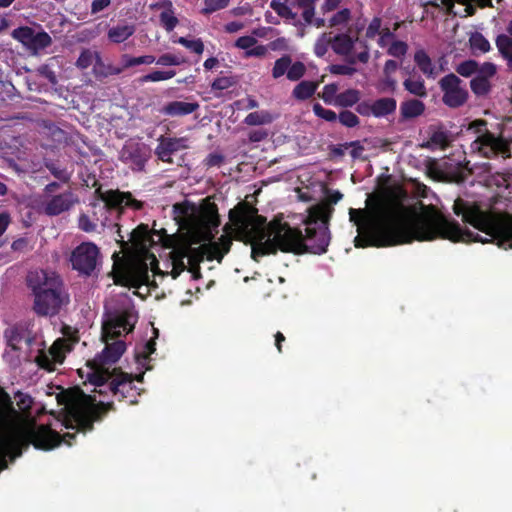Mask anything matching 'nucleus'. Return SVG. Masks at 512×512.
Here are the masks:
<instances>
[{
  "label": "nucleus",
  "mask_w": 512,
  "mask_h": 512,
  "mask_svg": "<svg viewBox=\"0 0 512 512\" xmlns=\"http://www.w3.org/2000/svg\"><path fill=\"white\" fill-rule=\"evenodd\" d=\"M72 349V345L65 338H58L49 348L48 352L40 349L35 357L37 365L49 372L55 370L56 364H62L65 360L66 352Z\"/></svg>",
  "instance_id": "16"
},
{
  "label": "nucleus",
  "mask_w": 512,
  "mask_h": 512,
  "mask_svg": "<svg viewBox=\"0 0 512 512\" xmlns=\"http://www.w3.org/2000/svg\"><path fill=\"white\" fill-rule=\"evenodd\" d=\"M365 203V208H350L353 224H459L457 221H418L420 212L416 207L391 204L380 195H369Z\"/></svg>",
  "instance_id": "5"
},
{
  "label": "nucleus",
  "mask_w": 512,
  "mask_h": 512,
  "mask_svg": "<svg viewBox=\"0 0 512 512\" xmlns=\"http://www.w3.org/2000/svg\"><path fill=\"white\" fill-rule=\"evenodd\" d=\"M93 362V371L88 375V381L95 386H103L110 379L107 371H102L101 368Z\"/></svg>",
  "instance_id": "41"
},
{
  "label": "nucleus",
  "mask_w": 512,
  "mask_h": 512,
  "mask_svg": "<svg viewBox=\"0 0 512 512\" xmlns=\"http://www.w3.org/2000/svg\"><path fill=\"white\" fill-rule=\"evenodd\" d=\"M177 243L174 252L179 259H188L192 267H199L204 260L222 263L230 252L233 240L251 247L250 257L259 262L261 258L276 255V248L265 229L284 226H223V234L216 237L219 226H177Z\"/></svg>",
  "instance_id": "2"
},
{
  "label": "nucleus",
  "mask_w": 512,
  "mask_h": 512,
  "mask_svg": "<svg viewBox=\"0 0 512 512\" xmlns=\"http://www.w3.org/2000/svg\"><path fill=\"white\" fill-rule=\"evenodd\" d=\"M119 239L121 248L126 250L130 244L135 249L141 251L140 257L132 262H126L119 257L118 252L113 253V269L111 272L113 281L116 285L124 287L139 288L142 285H148L150 281L149 271L154 274H160L159 263L156 256L147 249V243L150 241L149 232L154 230L155 226H136L129 234L128 241L121 235L122 226H114Z\"/></svg>",
  "instance_id": "4"
},
{
  "label": "nucleus",
  "mask_w": 512,
  "mask_h": 512,
  "mask_svg": "<svg viewBox=\"0 0 512 512\" xmlns=\"http://www.w3.org/2000/svg\"><path fill=\"white\" fill-rule=\"evenodd\" d=\"M177 43L183 45L185 48L189 49L190 51H192L198 55L202 54L204 51V44L200 38L194 39V40H189L185 37H180L177 40Z\"/></svg>",
  "instance_id": "56"
},
{
  "label": "nucleus",
  "mask_w": 512,
  "mask_h": 512,
  "mask_svg": "<svg viewBox=\"0 0 512 512\" xmlns=\"http://www.w3.org/2000/svg\"><path fill=\"white\" fill-rule=\"evenodd\" d=\"M414 62L420 71L428 78L434 79L437 75L435 65L425 50H417L414 54Z\"/></svg>",
  "instance_id": "28"
},
{
  "label": "nucleus",
  "mask_w": 512,
  "mask_h": 512,
  "mask_svg": "<svg viewBox=\"0 0 512 512\" xmlns=\"http://www.w3.org/2000/svg\"><path fill=\"white\" fill-rule=\"evenodd\" d=\"M14 412L10 395L0 386V420L8 419Z\"/></svg>",
  "instance_id": "37"
},
{
  "label": "nucleus",
  "mask_w": 512,
  "mask_h": 512,
  "mask_svg": "<svg viewBox=\"0 0 512 512\" xmlns=\"http://www.w3.org/2000/svg\"><path fill=\"white\" fill-rule=\"evenodd\" d=\"M109 389L119 401L129 399V403H136V388L133 384V378L127 373H120L109 382Z\"/></svg>",
  "instance_id": "23"
},
{
  "label": "nucleus",
  "mask_w": 512,
  "mask_h": 512,
  "mask_svg": "<svg viewBox=\"0 0 512 512\" xmlns=\"http://www.w3.org/2000/svg\"><path fill=\"white\" fill-rule=\"evenodd\" d=\"M122 66L119 68H123V71L137 65H150L155 62V56L153 55H142L138 57L131 56L129 54H123L121 56Z\"/></svg>",
  "instance_id": "36"
},
{
  "label": "nucleus",
  "mask_w": 512,
  "mask_h": 512,
  "mask_svg": "<svg viewBox=\"0 0 512 512\" xmlns=\"http://www.w3.org/2000/svg\"><path fill=\"white\" fill-rule=\"evenodd\" d=\"M156 64L162 66H178L185 63V58L171 53H165L155 59Z\"/></svg>",
  "instance_id": "54"
},
{
  "label": "nucleus",
  "mask_w": 512,
  "mask_h": 512,
  "mask_svg": "<svg viewBox=\"0 0 512 512\" xmlns=\"http://www.w3.org/2000/svg\"><path fill=\"white\" fill-rule=\"evenodd\" d=\"M34 32L35 31L31 27L22 26L12 31V37L23 45L29 47Z\"/></svg>",
  "instance_id": "46"
},
{
  "label": "nucleus",
  "mask_w": 512,
  "mask_h": 512,
  "mask_svg": "<svg viewBox=\"0 0 512 512\" xmlns=\"http://www.w3.org/2000/svg\"><path fill=\"white\" fill-rule=\"evenodd\" d=\"M361 93L357 89H347L336 96L335 105L343 108L352 107L360 101Z\"/></svg>",
  "instance_id": "35"
},
{
  "label": "nucleus",
  "mask_w": 512,
  "mask_h": 512,
  "mask_svg": "<svg viewBox=\"0 0 512 512\" xmlns=\"http://www.w3.org/2000/svg\"><path fill=\"white\" fill-rule=\"evenodd\" d=\"M272 122V117L268 112H251L249 113L245 119L244 123L250 126L263 125Z\"/></svg>",
  "instance_id": "42"
},
{
  "label": "nucleus",
  "mask_w": 512,
  "mask_h": 512,
  "mask_svg": "<svg viewBox=\"0 0 512 512\" xmlns=\"http://www.w3.org/2000/svg\"><path fill=\"white\" fill-rule=\"evenodd\" d=\"M230 0H204V8L201 13L204 15L212 14L218 10L224 9L228 6Z\"/></svg>",
  "instance_id": "55"
},
{
  "label": "nucleus",
  "mask_w": 512,
  "mask_h": 512,
  "mask_svg": "<svg viewBox=\"0 0 512 512\" xmlns=\"http://www.w3.org/2000/svg\"><path fill=\"white\" fill-rule=\"evenodd\" d=\"M480 68L481 64L476 60L468 59L456 65L455 71L460 76L468 78L474 76Z\"/></svg>",
  "instance_id": "38"
},
{
  "label": "nucleus",
  "mask_w": 512,
  "mask_h": 512,
  "mask_svg": "<svg viewBox=\"0 0 512 512\" xmlns=\"http://www.w3.org/2000/svg\"><path fill=\"white\" fill-rule=\"evenodd\" d=\"M408 51V45L401 40H393L387 49V54L395 58H403Z\"/></svg>",
  "instance_id": "52"
},
{
  "label": "nucleus",
  "mask_w": 512,
  "mask_h": 512,
  "mask_svg": "<svg viewBox=\"0 0 512 512\" xmlns=\"http://www.w3.org/2000/svg\"><path fill=\"white\" fill-rule=\"evenodd\" d=\"M403 87L407 92L419 98H425L428 95L425 81L420 75H410L403 81Z\"/></svg>",
  "instance_id": "29"
},
{
  "label": "nucleus",
  "mask_w": 512,
  "mask_h": 512,
  "mask_svg": "<svg viewBox=\"0 0 512 512\" xmlns=\"http://www.w3.org/2000/svg\"><path fill=\"white\" fill-rule=\"evenodd\" d=\"M351 17V11L348 8H344L335 13L329 20L330 27H336L342 24H346Z\"/></svg>",
  "instance_id": "60"
},
{
  "label": "nucleus",
  "mask_w": 512,
  "mask_h": 512,
  "mask_svg": "<svg viewBox=\"0 0 512 512\" xmlns=\"http://www.w3.org/2000/svg\"><path fill=\"white\" fill-rule=\"evenodd\" d=\"M331 45L330 38L327 37L326 33H323L316 41L314 45V53L318 57H323L327 51L328 47Z\"/></svg>",
  "instance_id": "61"
},
{
  "label": "nucleus",
  "mask_w": 512,
  "mask_h": 512,
  "mask_svg": "<svg viewBox=\"0 0 512 512\" xmlns=\"http://www.w3.org/2000/svg\"><path fill=\"white\" fill-rule=\"evenodd\" d=\"M313 112L317 117L328 122H334L338 119L337 114L333 110L324 108L320 103L313 105Z\"/></svg>",
  "instance_id": "57"
},
{
  "label": "nucleus",
  "mask_w": 512,
  "mask_h": 512,
  "mask_svg": "<svg viewBox=\"0 0 512 512\" xmlns=\"http://www.w3.org/2000/svg\"><path fill=\"white\" fill-rule=\"evenodd\" d=\"M120 159L129 164L133 170L142 171L148 160L145 145L140 143L126 144L121 151Z\"/></svg>",
  "instance_id": "22"
},
{
  "label": "nucleus",
  "mask_w": 512,
  "mask_h": 512,
  "mask_svg": "<svg viewBox=\"0 0 512 512\" xmlns=\"http://www.w3.org/2000/svg\"><path fill=\"white\" fill-rule=\"evenodd\" d=\"M175 224H221L217 205L207 197L199 203L184 200L172 207Z\"/></svg>",
  "instance_id": "9"
},
{
  "label": "nucleus",
  "mask_w": 512,
  "mask_h": 512,
  "mask_svg": "<svg viewBox=\"0 0 512 512\" xmlns=\"http://www.w3.org/2000/svg\"><path fill=\"white\" fill-rule=\"evenodd\" d=\"M186 137H166L161 135L158 138V145L155 148L157 158L168 164H173L172 155L179 150L188 148Z\"/></svg>",
  "instance_id": "20"
},
{
  "label": "nucleus",
  "mask_w": 512,
  "mask_h": 512,
  "mask_svg": "<svg viewBox=\"0 0 512 512\" xmlns=\"http://www.w3.org/2000/svg\"><path fill=\"white\" fill-rule=\"evenodd\" d=\"M471 151L485 158L501 156L509 158L510 148L508 142L501 136H495L492 132H485L471 143Z\"/></svg>",
  "instance_id": "14"
},
{
  "label": "nucleus",
  "mask_w": 512,
  "mask_h": 512,
  "mask_svg": "<svg viewBox=\"0 0 512 512\" xmlns=\"http://www.w3.org/2000/svg\"><path fill=\"white\" fill-rule=\"evenodd\" d=\"M355 247H386L413 241L445 239L463 243H494L505 250L512 248V226H356Z\"/></svg>",
  "instance_id": "3"
},
{
  "label": "nucleus",
  "mask_w": 512,
  "mask_h": 512,
  "mask_svg": "<svg viewBox=\"0 0 512 512\" xmlns=\"http://www.w3.org/2000/svg\"><path fill=\"white\" fill-rule=\"evenodd\" d=\"M156 351V342L154 339H151L145 343L143 346V350L136 354V359L138 363H143L149 359V356Z\"/></svg>",
  "instance_id": "62"
},
{
  "label": "nucleus",
  "mask_w": 512,
  "mask_h": 512,
  "mask_svg": "<svg viewBox=\"0 0 512 512\" xmlns=\"http://www.w3.org/2000/svg\"><path fill=\"white\" fill-rule=\"evenodd\" d=\"M3 337L7 347L16 353L15 359H12L9 352H5L3 354V358L7 359L9 362L15 363L20 362V352L22 350L21 344L25 343L30 347L35 341L33 331L29 329L27 325L22 323H16L7 327L4 330Z\"/></svg>",
  "instance_id": "13"
},
{
  "label": "nucleus",
  "mask_w": 512,
  "mask_h": 512,
  "mask_svg": "<svg viewBox=\"0 0 512 512\" xmlns=\"http://www.w3.org/2000/svg\"><path fill=\"white\" fill-rule=\"evenodd\" d=\"M469 47L471 53L475 56L484 54L490 51L491 45L489 41L480 32H473L469 37Z\"/></svg>",
  "instance_id": "32"
},
{
  "label": "nucleus",
  "mask_w": 512,
  "mask_h": 512,
  "mask_svg": "<svg viewBox=\"0 0 512 512\" xmlns=\"http://www.w3.org/2000/svg\"><path fill=\"white\" fill-rule=\"evenodd\" d=\"M51 43H52V39L47 32H45V31H41V32H37V33L34 32L31 43L28 48H30L34 51L43 50V49L47 48L48 46H50Z\"/></svg>",
  "instance_id": "40"
},
{
  "label": "nucleus",
  "mask_w": 512,
  "mask_h": 512,
  "mask_svg": "<svg viewBox=\"0 0 512 512\" xmlns=\"http://www.w3.org/2000/svg\"><path fill=\"white\" fill-rule=\"evenodd\" d=\"M44 165L55 178L61 181H67L69 179L67 171L65 169L60 168L52 160H45Z\"/></svg>",
  "instance_id": "59"
},
{
  "label": "nucleus",
  "mask_w": 512,
  "mask_h": 512,
  "mask_svg": "<svg viewBox=\"0 0 512 512\" xmlns=\"http://www.w3.org/2000/svg\"><path fill=\"white\" fill-rule=\"evenodd\" d=\"M453 212L461 217L463 224H512V222L501 221L498 216L481 204L457 198L453 204Z\"/></svg>",
  "instance_id": "11"
},
{
  "label": "nucleus",
  "mask_w": 512,
  "mask_h": 512,
  "mask_svg": "<svg viewBox=\"0 0 512 512\" xmlns=\"http://www.w3.org/2000/svg\"><path fill=\"white\" fill-rule=\"evenodd\" d=\"M270 7L277 13L278 16L286 20H295L297 14L286 4L278 0H272Z\"/></svg>",
  "instance_id": "44"
},
{
  "label": "nucleus",
  "mask_w": 512,
  "mask_h": 512,
  "mask_svg": "<svg viewBox=\"0 0 512 512\" xmlns=\"http://www.w3.org/2000/svg\"><path fill=\"white\" fill-rule=\"evenodd\" d=\"M338 91V85L335 83L327 84L323 87L322 94L320 97L326 104H334Z\"/></svg>",
  "instance_id": "58"
},
{
  "label": "nucleus",
  "mask_w": 512,
  "mask_h": 512,
  "mask_svg": "<svg viewBox=\"0 0 512 512\" xmlns=\"http://www.w3.org/2000/svg\"><path fill=\"white\" fill-rule=\"evenodd\" d=\"M397 89V81L392 75H383V78L380 80L379 83V90L380 91H389V92H395Z\"/></svg>",
  "instance_id": "64"
},
{
  "label": "nucleus",
  "mask_w": 512,
  "mask_h": 512,
  "mask_svg": "<svg viewBox=\"0 0 512 512\" xmlns=\"http://www.w3.org/2000/svg\"><path fill=\"white\" fill-rule=\"evenodd\" d=\"M93 187L95 189V196L104 202L108 210H115L120 218L126 210H131L138 213L144 210L145 203L134 198L131 192H123L119 189H110L107 191L102 190V186L97 180H94Z\"/></svg>",
  "instance_id": "10"
},
{
  "label": "nucleus",
  "mask_w": 512,
  "mask_h": 512,
  "mask_svg": "<svg viewBox=\"0 0 512 512\" xmlns=\"http://www.w3.org/2000/svg\"><path fill=\"white\" fill-rule=\"evenodd\" d=\"M133 315L122 311L111 315L102 325V341L105 347L93 362L99 366L116 363L126 350V343L118 338L130 333L134 328Z\"/></svg>",
  "instance_id": "8"
},
{
  "label": "nucleus",
  "mask_w": 512,
  "mask_h": 512,
  "mask_svg": "<svg viewBox=\"0 0 512 512\" xmlns=\"http://www.w3.org/2000/svg\"><path fill=\"white\" fill-rule=\"evenodd\" d=\"M292 57L288 54L278 58L272 68V77L278 79L284 75L287 76L289 66L291 64Z\"/></svg>",
  "instance_id": "39"
},
{
  "label": "nucleus",
  "mask_w": 512,
  "mask_h": 512,
  "mask_svg": "<svg viewBox=\"0 0 512 512\" xmlns=\"http://www.w3.org/2000/svg\"><path fill=\"white\" fill-rule=\"evenodd\" d=\"M425 108L424 102L416 98L402 101L399 109L400 120L407 121L417 118L424 114Z\"/></svg>",
  "instance_id": "25"
},
{
  "label": "nucleus",
  "mask_w": 512,
  "mask_h": 512,
  "mask_svg": "<svg viewBox=\"0 0 512 512\" xmlns=\"http://www.w3.org/2000/svg\"><path fill=\"white\" fill-rule=\"evenodd\" d=\"M382 23H383V20L381 17H379V16L373 17L366 28L365 39L366 40L375 39V37L378 36L384 28L382 26Z\"/></svg>",
  "instance_id": "47"
},
{
  "label": "nucleus",
  "mask_w": 512,
  "mask_h": 512,
  "mask_svg": "<svg viewBox=\"0 0 512 512\" xmlns=\"http://www.w3.org/2000/svg\"><path fill=\"white\" fill-rule=\"evenodd\" d=\"M77 202V198L70 191L52 196L39 205V212L47 216H57L69 211Z\"/></svg>",
  "instance_id": "19"
},
{
  "label": "nucleus",
  "mask_w": 512,
  "mask_h": 512,
  "mask_svg": "<svg viewBox=\"0 0 512 512\" xmlns=\"http://www.w3.org/2000/svg\"><path fill=\"white\" fill-rule=\"evenodd\" d=\"M59 405H64L67 413L63 425L67 429L75 430L74 433H65L61 436L48 425H38L19 432H11L0 437V458L3 467H6V457L14 460L20 457L23 450L32 444L36 449L49 451L59 446L62 442L71 446L76 433H87L94 428V422L100 421L103 416L114 410L113 402L95 403V397L85 394L78 387L63 390L56 396Z\"/></svg>",
  "instance_id": "1"
},
{
  "label": "nucleus",
  "mask_w": 512,
  "mask_h": 512,
  "mask_svg": "<svg viewBox=\"0 0 512 512\" xmlns=\"http://www.w3.org/2000/svg\"><path fill=\"white\" fill-rule=\"evenodd\" d=\"M237 79L233 76H221L217 77L211 84L212 91H223L227 90L236 85Z\"/></svg>",
  "instance_id": "49"
},
{
  "label": "nucleus",
  "mask_w": 512,
  "mask_h": 512,
  "mask_svg": "<svg viewBox=\"0 0 512 512\" xmlns=\"http://www.w3.org/2000/svg\"><path fill=\"white\" fill-rule=\"evenodd\" d=\"M349 65L345 64H333L330 66V72L333 75H344V76H352L356 73L357 69L352 65L355 64V59H349Z\"/></svg>",
  "instance_id": "51"
},
{
  "label": "nucleus",
  "mask_w": 512,
  "mask_h": 512,
  "mask_svg": "<svg viewBox=\"0 0 512 512\" xmlns=\"http://www.w3.org/2000/svg\"><path fill=\"white\" fill-rule=\"evenodd\" d=\"M226 224H288L280 220L273 219L266 222V218L258 214L255 208L248 201H240L233 209L229 211V222Z\"/></svg>",
  "instance_id": "17"
},
{
  "label": "nucleus",
  "mask_w": 512,
  "mask_h": 512,
  "mask_svg": "<svg viewBox=\"0 0 512 512\" xmlns=\"http://www.w3.org/2000/svg\"><path fill=\"white\" fill-rule=\"evenodd\" d=\"M339 122L347 127V128H354L360 124L359 117L349 110H343L338 115Z\"/></svg>",
  "instance_id": "53"
},
{
  "label": "nucleus",
  "mask_w": 512,
  "mask_h": 512,
  "mask_svg": "<svg viewBox=\"0 0 512 512\" xmlns=\"http://www.w3.org/2000/svg\"><path fill=\"white\" fill-rule=\"evenodd\" d=\"M496 46L501 56L507 61V67L512 71V38L500 34L496 38Z\"/></svg>",
  "instance_id": "34"
},
{
  "label": "nucleus",
  "mask_w": 512,
  "mask_h": 512,
  "mask_svg": "<svg viewBox=\"0 0 512 512\" xmlns=\"http://www.w3.org/2000/svg\"><path fill=\"white\" fill-rule=\"evenodd\" d=\"M34 297L33 310L38 316H56L70 303V295L62 277L51 270L37 269L26 277Z\"/></svg>",
  "instance_id": "6"
},
{
  "label": "nucleus",
  "mask_w": 512,
  "mask_h": 512,
  "mask_svg": "<svg viewBox=\"0 0 512 512\" xmlns=\"http://www.w3.org/2000/svg\"><path fill=\"white\" fill-rule=\"evenodd\" d=\"M442 92V102L449 108L456 109L464 106L469 99V92L461 80L454 73L442 77L439 82Z\"/></svg>",
  "instance_id": "12"
},
{
  "label": "nucleus",
  "mask_w": 512,
  "mask_h": 512,
  "mask_svg": "<svg viewBox=\"0 0 512 512\" xmlns=\"http://www.w3.org/2000/svg\"><path fill=\"white\" fill-rule=\"evenodd\" d=\"M497 74V66L492 62H484L470 81V88L477 97L487 96L493 87L492 80Z\"/></svg>",
  "instance_id": "18"
},
{
  "label": "nucleus",
  "mask_w": 512,
  "mask_h": 512,
  "mask_svg": "<svg viewBox=\"0 0 512 512\" xmlns=\"http://www.w3.org/2000/svg\"><path fill=\"white\" fill-rule=\"evenodd\" d=\"M134 32V25H117L108 30L107 37L112 43L120 44L130 38Z\"/></svg>",
  "instance_id": "30"
},
{
  "label": "nucleus",
  "mask_w": 512,
  "mask_h": 512,
  "mask_svg": "<svg viewBox=\"0 0 512 512\" xmlns=\"http://www.w3.org/2000/svg\"><path fill=\"white\" fill-rule=\"evenodd\" d=\"M159 19L161 25L167 32L173 31L179 22L171 9L161 12Z\"/></svg>",
  "instance_id": "48"
},
{
  "label": "nucleus",
  "mask_w": 512,
  "mask_h": 512,
  "mask_svg": "<svg viewBox=\"0 0 512 512\" xmlns=\"http://www.w3.org/2000/svg\"><path fill=\"white\" fill-rule=\"evenodd\" d=\"M123 72V68L112 64H105L101 55H96V61L93 66V74L96 78H107L112 75H119Z\"/></svg>",
  "instance_id": "31"
},
{
  "label": "nucleus",
  "mask_w": 512,
  "mask_h": 512,
  "mask_svg": "<svg viewBox=\"0 0 512 512\" xmlns=\"http://www.w3.org/2000/svg\"><path fill=\"white\" fill-rule=\"evenodd\" d=\"M317 87V82L301 81L294 87L292 95L295 99L304 101L311 98L314 95V93L317 90Z\"/></svg>",
  "instance_id": "33"
},
{
  "label": "nucleus",
  "mask_w": 512,
  "mask_h": 512,
  "mask_svg": "<svg viewBox=\"0 0 512 512\" xmlns=\"http://www.w3.org/2000/svg\"><path fill=\"white\" fill-rule=\"evenodd\" d=\"M199 107L198 102L172 101L164 105L161 112L171 117L185 116L194 113Z\"/></svg>",
  "instance_id": "24"
},
{
  "label": "nucleus",
  "mask_w": 512,
  "mask_h": 512,
  "mask_svg": "<svg viewBox=\"0 0 512 512\" xmlns=\"http://www.w3.org/2000/svg\"><path fill=\"white\" fill-rule=\"evenodd\" d=\"M175 75H176L175 70H167V71L156 70V71H153L146 75H143L140 78V82H142V83L159 82V81L169 80V79L173 78Z\"/></svg>",
  "instance_id": "43"
},
{
  "label": "nucleus",
  "mask_w": 512,
  "mask_h": 512,
  "mask_svg": "<svg viewBox=\"0 0 512 512\" xmlns=\"http://www.w3.org/2000/svg\"><path fill=\"white\" fill-rule=\"evenodd\" d=\"M98 248L92 243H82L71 253L70 262L72 268L79 274L90 276L96 268Z\"/></svg>",
  "instance_id": "15"
},
{
  "label": "nucleus",
  "mask_w": 512,
  "mask_h": 512,
  "mask_svg": "<svg viewBox=\"0 0 512 512\" xmlns=\"http://www.w3.org/2000/svg\"><path fill=\"white\" fill-rule=\"evenodd\" d=\"M306 73V66L301 61L292 62L289 66L287 79L290 81H298L300 80Z\"/></svg>",
  "instance_id": "50"
},
{
  "label": "nucleus",
  "mask_w": 512,
  "mask_h": 512,
  "mask_svg": "<svg viewBox=\"0 0 512 512\" xmlns=\"http://www.w3.org/2000/svg\"><path fill=\"white\" fill-rule=\"evenodd\" d=\"M225 161L223 154L218 152L210 153L206 156L203 164L206 168L220 167Z\"/></svg>",
  "instance_id": "63"
},
{
  "label": "nucleus",
  "mask_w": 512,
  "mask_h": 512,
  "mask_svg": "<svg viewBox=\"0 0 512 512\" xmlns=\"http://www.w3.org/2000/svg\"><path fill=\"white\" fill-rule=\"evenodd\" d=\"M288 228H269L265 229L270 238L275 235V240H272L276 248V254L292 253L295 255H302L306 253L321 255L327 251L330 243L331 235L329 226H304V232L299 226H287Z\"/></svg>",
  "instance_id": "7"
},
{
  "label": "nucleus",
  "mask_w": 512,
  "mask_h": 512,
  "mask_svg": "<svg viewBox=\"0 0 512 512\" xmlns=\"http://www.w3.org/2000/svg\"><path fill=\"white\" fill-rule=\"evenodd\" d=\"M96 55H100V53L97 51L93 52L90 49H84L80 53V55L76 61L77 68L83 70V69H87L91 65L94 66V63L96 61Z\"/></svg>",
  "instance_id": "45"
},
{
  "label": "nucleus",
  "mask_w": 512,
  "mask_h": 512,
  "mask_svg": "<svg viewBox=\"0 0 512 512\" xmlns=\"http://www.w3.org/2000/svg\"><path fill=\"white\" fill-rule=\"evenodd\" d=\"M427 133L429 138L420 145L421 148L446 150L450 147L452 134L442 122L429 125Z\"/></svg>",
  "instance_id": "21"
},
{
  "label": "nucleus",
  "mask_w": 512,
  "mask_h": 512,
  "mask_svg": "<svg viewBox=\"0 0 512 512\" xmlns=\"http://www.w3.org/2000/svg\"><path fill=\"white\" fill-rule=\"evenodd\" d=\"M331 40V48L337 55L348 56L355 45L356 41H359V38H352L350 35L346 33H340L335 35Z\"/></svg>",
  "instance_id": "26"
},
{
  "label": "nucleus",
  "mask_w": 512,
  "mask_h": 512,
  "mask_svg": "<svg viewBox=\"0 0 512 512\" xmlns=\"http://www.w3.org/2000/svg\"><path fill=\"white\" fill-rule=\"evenodd\" d=\"M372 107L375 118H384L395 113L397 101L392 97H382L372 101Z\"/></svg>",
  "instance_id": "27"
}]
</instances>
